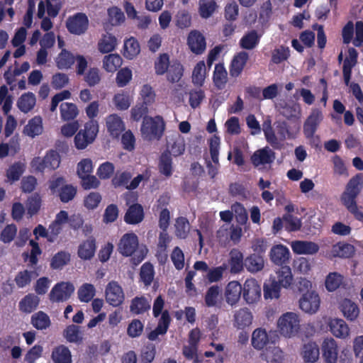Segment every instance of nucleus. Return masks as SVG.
I'll return each instance as SVG.
<instances>
[{
  "mask_svg": "<svg viewBox=\"0 0 363 363\" xmlns=\"http://www.w3.org/2000/svg\"><path fill=\"white\" fill-rule=\"evenodd\" d=\"M362 179L360 174L352 177L340 196L342 203L354 216L355 219L359 221L363 220V213L359 210L356 199L361 191Z\"/></svg>",
  "mask_w": 363,
  "mask_h": 363,
  "instance_id": "1",
  "label": "nucleus"
},
{
  "mask_svg": "<svg viewBox=\"0 0 363 363\" xmlns=\"http://www.w3.org/2000/svg\"><path fill=\"white\" fill-rule=\"evenodd\" d=\"M278 267L276 276L270 277V284L264 285V297L266 299L278 298L280 296L281 287L287 288L291 284L293 276L288 264Z\"/></svg>",
  "mask_w": 363,
  "mask_h": 363,
  "instance_id": "2",
  "label": "nucleus"
},
{
  "mask_svg": "<svg viewBox=\"0 0 363 363\" xmlns=\"http://www.w3.org/2000/svg\"><path fill=\"white\" fill-rule=\"evenodd\" d=\"M49 189L51 194L58 197L60 201L64 203L72 201L77 193V186L67 184L63 177H52L50 179Z\"/></svg>",
  "mask_w": 363,
  "mask_h": 363,
  "instance_id": "3",
  "label": "nucleus"
},
{
  "mask_svg": "<svg viewBox=\"0 0 363 363\" xmlns=\"http://www.w3.org/2000/svg\"><path fill=\"white\" fill-rule=\"evenodd\" d=\"M165 123L160 116L155 117L146 116L143 118L141 125V133L144 138L152 140H160L164 133Z\"/></svg>",
  "mask_w": 363,
  "mask_h": 363,
  "instance_id": "4",
  "label": "nucleus"
},
{
  "mask_svg": "<svg viewBox=\"0 0 363 363\" xmlns=\"http://www.w3.org/2000/svg\"><path fill=\"white\" fill-rule=\"evenodd\" d=\"M277 324L279 332L282 335L291 337L298 333L300 320L296 313L287 312L279 318Z\"/></svg>",
  "mask_w": 363,
  "mask_h": 363,
  "instance_id": "5",
  "label": "nucleus"
},
{
  "mask_svg": "<svg viewBox=\"0 0 363 363\" xmlns=\"http://www.w3.org/2000/svg\"><path fill=\"white\" fill-rule=\"evenodd\" d=\"M137 200V196L133 193L125 194L126 205L128 208L124 215V221L129 225H137L141 223L145 218L144 208L140 203H135L130 205V199Z\"/></svg>",
  "mask_w": 363,
  "mask_h": 363,
  "instance_id": "6",
  "label": "nucleus"
},
{
  "mask_svg": "<svg viewBox=\"0 0 363 363\" xmlns=\"http://www.w3.org/2000/svg\"><path fill=\"white\" fill-rule=\"evenodd\" d=\"M98 133V125L91 121L84 125V129L79 130L74 137L75 147L83 150L91 143Z\"/></svg>",
  "mask_w": 363,
  "mask_h": 363,
  "instance_id": "7",
  "label": "nucleus"
},
{
  "mask_svg": "<svg viewBox=\"0 0 363 363\" xmlns=\"http://www.w3.org/2000/svg\"><path fill=\"white\" fill-rule=\"evenodd\" d=\"M74 291L73 284L69 281L57 283L51 289L49 298L52 303H60L67 301Z\"/></svg>",
  "mask_w": 363,
  "mask_h": 363,
  "instance_id": "8",
  "label": "nucleus"
},
{
  "mask_svg": "<svg viewBox=\"0 0 363 363\" xmlns=\"http://www.w3.org/2000/svg\"><path fill=\"white\" fill-rule=\"evenodd\" d=\"M68 31L74 35L84 34L89 27V19L84 13H77L69 16L66 22Z\"/></svg>",
  "mask_w": 363,
  "mask_h": 363,
  "instance_id": "9",
  "label": "nucleus"
},
{
  "mask_svg": "<svg viewBox=\"0 0 363 363\" xmlns=\"http://www.w3.org/2000/svg\"><path fill=\"white\" fill-rule=\"evenodd\" d=\"M105 298L106 302L113 306H121L125 300V294L122 287L116 281L108 283L105 289Z\"/></svg>",
  "mask_w": 363,
  "mask_h": 363,
  "instance_id": "10",
  "label": "nucleus"
},
{
  "mask_svg": "<svg viewBox=\"0 0 363 363\" xmlns=\"http://www.w3.org/2000/svg\"><path fill=\"white\" fill-rule=\"evenodd\" d=\"M244 300L248 304L257 302L261 297V287L255 279H247L242 286Z\"/></svg>",
  "mask_w": 363,
  "mask_h": 363,
  "instance_id": "11",
  "label": "nucleus"
},
{
  "mask_svg": "<svg viewBox=\"0 0 363 363\" xmlns=\"http://www.w3.org/2000/svg\"><path fill=\"white\" fill-rule=\"evenodd\" d=\"M299 307L305 313H315L320 308V298L315 291L305 293L299 299Z\"/></svg>",
  "mask_w": 363,
  "mask_h": 363,
  "instance_id": "12",
  "label": "nucleus"
},
{
  "mask_svg": "<svg viewBox=\"0 0 363 363\" xmlns=\"http://www.w3.org/2000/svg\"><path fill=\"white\" fill-rule=\"evenodd\" d=\"M323 116L320 111L315 109L313 110L308 116L303 123V134L307 139H312L323 121Z\"/></svg>",
  "mask_w": 363,
  "mask_h": 363,
  "instance_id": "13",
  "label": "nucleus"
},
{
  "mask_svg": "<svg viewBox=\"0 0 363 363\" xmlns=\"http://www.w3.org/2000/svg\"><path fill=\"white\" fill-rule=\"evenodd\" d=\"M138 247V236L133 233H125L120 240L118 244L119 252L125 256H131L137 250Z\"/></svg>",
  "mask_w": 363,
  "mask_h": 363,
  "instance_id": "14",
  "label": "nucleus"
},
{
  "mask_svg": "<svg viewBox=\"0 0 363 363\" xmlns=\"http://www.w3.org/2000/svg\"><path fill=\"white\" fill-rule=\"evenodd\" d=\"M322 356L325 363H336L338 356V347L333 338H325L321 345Z\"/></svg>",
  "mask_w": 363,
  "mask_h": 363,
  "instance_id": "15",
  "label": "nucleus"
},
{
  "mask_svg": "<svg viewBox=\"0 0 363 363\" xmlns=\"http://www.w3.org/2000/svg\"><path fill=\"white\" fill-rule=\"evenodd\" d=\"M187 44L191 51L196 55L202 54L206 48V38L199 30H191L187 38Z\"/></svg>",
  "mask_w": 363,
  "mask_h": 363,
  "instance_id": "16",
  "label": "nucleus"
},
{
  "mask_svg": "<svg viewBox=\"0 0 363 363\" xmlns=\"http://www.w3.org/2000/svg\"><path fill=\"white\" fill-rule=\"evenodd\" d=\"M358 52L354 48H350L347 55L344 60L342 66L343 79L346 86H348L352 77V68L357 65Z\"/></svg>",
  "mask_w": 363,
  "mask_h": 363,
  "instance_id": "17",
  "label": "nucleus"
},
{
  "mask_svg": "<svg viewBox=\"0 0 363 363\" xmlns=\"http://www.w3.org/2000/svg\"><path fill=\"white\" fill-rule=\"evenodd\" d=\"M269 257L271 261L277 266L286 264L289 262L290 251L283 245H277L272 247Z\"/></svg>",
  "mask_w": 363,
  "mask_h": 363,
  "instance_id": "18",
  "label": "nucleus"
},
{
  "mask_svg": "<svg viewBox=\"0 0 363 363\" xmlns=\"http://www.w3.org/2000/svg\"><path fill=\"white\" fill-rule=\"evenodd\" d=\"M275 159V152L268 147L255 151L251 156V162L255 167L271 164Z\"/></svg>",
  "mask_w": 363,
  "mask_h": 363,
  "instance_id": "19",
  "label": "nucleus"
},
{
  "mask_svg": "<svg viewBox=\"0 0 363 363\" xmlns=\"http://www.w3.org/2000/svg\"><path fill=\"white\" fill-rule=\"evenodd\" d=\"M248 58L249 55L245 51L240 52L233 57L229 67L230 75L232 77L236 78L241 74Z\"/></svg>",
  "mask_w": 363,
  "mask_h": 363,
  "instance_id": "20",
  "label": "nucleus"
},
{
  "mask_svg": "<svg viewBox=\"0 0 363 363\" xmlns=\"http://www.w3.org/2000/svg\"><path fill=\"white\" fill-rule=\"evenodd\" d=\"M339 309L344 317L350 321L355 320L359 314L357 304L349 298H344L340 302Z\"/></svg>",
  "mask_w": 363,
  "mask_h": 363,
  "instance_id": "21",
  "label": "nucleus"
},
{
  "mask_svg": "<svg viewBox=\"0 0 363 363\" xmlns=\"http://www.w3.org/2000/svg\"><path fill=\"white\" fill-rule=\"evenodd\" d=\"M242 292V285L238 281H230L225 290L226 302L230 306L235 305L239 301Z\"/></svg>",
  "mask_w": 363,
  "mask_h": 363,
  "instance_id": "22",
  "label": "nucleus"
},
{
  "mask_svg": "<svg viewBox=\"0 0 363 363\" xmlns=\"http://www.w3.org/2000/svg\"><path fill=\"white\" fill-rule=\"evenodd\" d=\"M95 251L96 240L91 236L79 245L77 255L82 259L89 260L94 256Z\"/></svg>",
  "mask_w": 363,
  "mask_h": 363,
  "instance_id": "23",
  "label": "nucleus"
},
{
  "mask_svg": "<svg viewBox=\"0 0 363 363\" xmlns=\"http://www.w3.org/2000/svg\"><path fill=\"white\" fill-rule=\"evenodd\" d=\"M229 264L230 272L233 274L240 273L245 267V259L242 252L237 248L230 250Z\"/></svg>",
  "mask_w": 363,
  "mask_h": 363,
  "instance_id": "24",
  "label": "nucleus"
},
{
  "mask_svg": "<svg viewBox=\"0 0 363 363\" xmlns=\"http://www.w3.org/2000/svg\"><path fill=\"white\" fill-rule=\"evenodd\" d=\"M291 247L294 252L298 255H313L319 250V246L311 241H295Z\"/></svg>",
  "mask_w": 363,
  "mask_h": 363,
  "instance_id": "25",
  "label": "nucleus"
},
{
  "mask_svg": "<svg viewBox=\"0 0 363 363\" xmlns=\"http://www.w3.org/2000/svg\"><path fill=\"white\" fill-rule=\"evenodd\" d=\"M106 127L113 138H118L125 129L123 121L116 114H112L107 117Z\"/></svg>",
  "mask_w": 363,
  "mask_h": 363,
  "instance_id": "26",
  "label": "nucleus"
},
{
  "mask_svg": "<svg viewBox=\"0 0 363 363\" xmlns=\"http://www.w3.org/2000/svg\"><path fill=\"white\" fill-rule=\"evenodd\" d=\"M331 333L339 338H345L349 335L350 328L345 320L340 318H334L329 323Z\"/></svg>",
  "mask_w": 363,
  "mask_h": 363,
  "instance_id": "27",
  "label": "nucleus"
},
{
  "mask_svg": "<svg viewBox=\"0 0 363 363\" xmlns=\"http://www.w3.org/2000/svg\"><path fill=\"white\" fill-rule=\"evenodd\" d=\"M51 358L54 363H72V354L67 347L60 345L55 347L51 354Z\"/></svg>",
  "mask_w": 363,
  "mask_h": 363,
  "instance_id": "28",
  "label": "nucleus"
},
{
  "mask_svg": "<svg viewBox=\"0 0 363 363\" xmlns=\"http://www.w3.org/2000/svg\"><path fill=\"white\" fill-rule=\"evenodd\" d=\"M252 320V315L247 308H240L234 315V326L238 329L248 327Z\"/></svg>",
  "mask_w": 363,
  "mask_h": 363,
  "instance_id": "29",
  "label": "nucleus"
},
{
  "mask_svg": "<svg viewBox=\"0 0 363 363\" xmlns=\"http://www.w3.org/2000/svg\"><path fill=\"white\" fill-rule=\"evenodd\" d=\"M40 298L37 295L28 294L26 295L19 302V310L26 313H30L38 306Z\"/></svg>",
  "mask_w": 363,
  "mask_h": 363,
  "instance_id": "30",
  "label": "nucleus"
},
{
  "mask_svg": "<svg viewBox=\"0 0 363 363\" xmlns=\"http://www.w3.org/2000/svg\"><path fill=\"white\" fill-rule=\"evenodd\" d=\"M150 309V303L145 296H135L130 302V312L133 315H140Z\"/></svg>",
  "mask_w": 363,
  "mask_h": 363,
  "instance_id": "31",
  "label": "nucleus"
},
{
  "mask_svg": "<svg viewBox=\"0 0 363 363\" xmlns=\"http://www.w3.org/2000/svg\"><path fill=\"white\" fill-rule=\"evenodd\" d=\"M264 266V261L262 255L253 253L245 259V267L248 272L252 273L261 271Z\"/></svg>",
  "mask_w": 363,
  "mask_h": 363,
  "instance_id": "32",
  "label": "nucleus"
},
{
  "mask_svg": "<svg viewBox=\"0 0 363 363\" xmlns=\"http://www.w3.org/2000/svg\"><path fill=\"white\" fill-rule=\"evenodd\" d=\"M301 354L306 362L314 363L318 359L320 350L315 342H310L303 345Z\"/></svg>",
  "mask_w": 363,
  "mask_h": 363,
  "instance_id": "33",
  "label": "nucleus"
},
{
  "mask_svg": "<svg viewBox=\"0 0 363 363\" xmlns=\"http://www.w3.org/2000/svg\"><path fill=\"white\" fill-rule=\"evenodd\" d=\"M261 35L257 31L252 30L245 33L240 40V46L245 50H252L257 47L260 41Z\"/></svg>",
  "mask_w": 363,
  "mask_h": 363,
  "instance_id": "34",
  "label": "nucleus"
},
{
  "mask_svg": "<svg viewBox=\"0 0 363 363\" xmlns=\"http://www.w3.org/2000/svg\"><path fill=\"white\" fill-rule=\"evenodd\" d=\"M35 103V94L32 92H27L18 98L17 106L21 111L27 113L34 108Z\"/></svg>",
  "mask_w": 363,
  "mask_h": 363,
  "instance_id": "35",
  "label": "nucleus"
},
{
  "mask_svg": "<svg viewBox=\"0 0 363 363\" xmlns=\"http://www.w3.org/2000/svg\"><path fill=\"white\" fill-rule=\"evenodd\" d=\"M30 323L37 330H43L49 328L51 325L50 318L43 311H38L31 316Z\"/></svg>",
  "mask_w": 363,
  "mask_h": 363,
  "instance_id": "36",
  "label": "nucleus"
},
{
  "mask_svg": "<svg viewBox=\"0 0 363 363\" xmlns=\"http://www.w3.org/2000/svg\"><path fill=\"white\" fill-rule=\"evenodd\" d=\"M252 345L256 350H262L268 343V335L264 329L257 328L252 335Z\"/></svg>",
  "mask_w": 363,
  "mask_h": 363,
  "instance_id": "37",
  "label": "nucleus"
},
{
  "mask_svg": "<svg viewBox=\"0 0 363 363\" xmlns=\"http://www.w3.org/2000/svg\"><path fill=\"white\" fill-rule=\"evenodd\" d=\"M43 132V121L40 116H35L28 121L24 128V133L29 137L34 138Z\"/></svg>",
  "mask_w": 363,
  "mask_h": 363,
  "instance_id": "38",
  "label": "nucleus"
},
{
  "mask_svg": "<svg viewBox=\"0 0 363 363\" xmlns=\"http://www.w3.org/2000/svg\"><path fill=\"white\" fill-rule=\"evenodd\" d=\"M158 169L160 173L166 177H170L172 175V159L169 152L162 153L159 160Z\"/></svg>",
  "mask_w": 363,
  "mask_h": 363,
  "instance_id": "39",
  "label": "nucleus"
},
{
  "mask_svg": "<svg viewBox=\"0 0 363 363\" xmlns=\"http://www.w3.org/2000/svg\"><path fill=\"white\" fill-rule=\"evenodd\" d=\"M71 259V255L67 251L61 250L57 252L50 260V268L52 269H61L68 264Z\"/></svg>",
  "mask_w": 363,
  "mask_h": 363,
  "instance_id": "40",
  "label": "nucleus"
},
{
  "mask_svg": "<svg viewBox=\"0 0 363 363\" xmlns=\"http://www.w3.org/2000/svg\"><path fill=\"white\" fill-rule=\"evenodd\" d=\"M122 62L118 54H109L104 57L103 67L108 72H114L121 66Z\"/></svg>",
  "mask_w": 363,
  "mask_h": 363,
  "instance_id": "41",
  "label": "nucleus"
},
{
  "mask_svg": "<svg viewBox=\"0 0 363 363\" xmlns=\"http://www.w3.org/2000/svg\"><path fill=\"white\" fill-rule=\"evenodd\" d=\"M75 57L69 51L62 49L56 58V65L60 69H67L74 63Z\"/></svg>",
  "mask_w": 363,
  "mask_h": 363,
  "instance_id": "42",
  "label": "nucleus"
},
{
  "mask_svg": "<svg viewBox=\"0 0 363 363\" xmlns=\"http://www.w3.org/2000/svg\"><path fill=\"white\" fill-rule=\"evenodd\" d=\"M117 44L116 38L112 34L104 35L98 43V49L101 53H108L113 51Z\"/></svg>",
  "mask_w": 363,
  "mask_h": 363,
  "instance_id": "43",
  "label": "nucleus"
},
{
  "mask_svg": "<svg viewBox=\"0 0 363 363\" xmlns=\"http://www.w3.org/2000/svg\"><path fill=\"white\" fill-rule=\"evenodd\" d=\"M277 133L284 140L286 138H294L299 131L300 126L298 124L294 125L293 128H290L286 121L279 122L276 126Z\"/></svg>",
  "mask_w": 363,
  "mask_h": 363,
  "instance_id": "44",
  "label": "nucleus"
},
{
  "mask_svg": "<svg viewBox=\"0 0 363 363\" xmlns=\"http://www.w3.org/2000/svg\"><path fill=\"white\" fill-rule=\"evenodd\" d=\"M123 55L128 59H133L137 56L140 51V47L138 41L133 37L130 38L124 42Z\"/></svg>",
  "mask_w": 363,
  "mask_h": 363,
  "instance_id": "45",
  "label": "nucleus"
},
{
  "mask_svg": "<svg viewBox=\"0 0 363 363\" xmlns=\"http://www.w3.org/2000/svg\"><path fill=\"white\" fill-rule=\"evenodd\" d=\"M61 118L63 121H71L74 119L78 113L79 110L76 104L73 103L64 102L60 107Z\"/></svg>",
  "mask_w": 363,
  "mask_h": 363,
  "instance_id": "46",
  "label": "nucleus"
},
{
  "mask_svg": "<svg viewBox=\"0 0 363 363\" xmlns=\"http://www.w3.org/2000/svg\"><path fill=\"white\" fill-rule=\"evenodd\" d=\"M206 69L203 61H199L195 65L192 72V82L194 85L202 86L206 78Z\"/></svg>",
  "mask_w": 363,
  "mask_h": 363,
  "instance_id": "47",
  "label": "nucleus"
},
{
  "mask_svg": "<svg viewBox=\"0 0 363 363\" xmlns=\"http://www.w3.org/2000/svg\"><path fill=\"white\" fill-rule=\"evenodd\" d=\"M199 12L203 18L211 16L218 7L215 0H199Z\"/></svg>",
  "mask_w": 363,
  "mask_h": 363,
  "instance_id": "48",
  "label": "nucleus"
},
{
  "mask_svg": "<svg viewBox=\"0 0 363 363\" xmlns=\"http://www.w3.org/2000/svg\"><path fill=\"white\" fill-rule=\"evenodd\" d=\"M42 199L39 194L35 193L28 197L26 206L27 214L29 217H33L36 215L40 209Z\"/></svg>",
  "mask_w": 363,
  "mask_h": 363,
  "instance_id": "49",
  "label": "nucleus"
},
{
  "mask_svg": "<svg viewBox=\"0 0 363 363\" xmlns=\"http://www.w3.org/2000/svg\"><path fill=\"white\" fill-rule=\"evenodd\" d=\"M263 131L267 143H269L274 149L281 150L282 147V145L281 144L277 137L276 136L271 126L270 121L268 122V123L266 121L264 123Z\"/></svg>",
  "mask_w": 363,
  "mask_h": 363,
  "instance_id": "50",
  "label": "nucleus"
},
{
  "mask_svg": "<svg viewBox=\"0 0 363 363\" xmlns=\"http://www.w3.org/2000/svg\"><path fill=\"white\" fill-rule=\"evenodd\" d=\"M96 289L93 284H83L77 291L78 298L81 302L88 303L95 296Z\"/></svg>",
  "mask_w": 363,
  "mask_h": 363,
  "instance_id": "51",
  "label": "nucleus"
},
{
  "mask_svg": "<svg viewBox=\"0 0 363 363\" xmlns=\"http://www.w3.org/2000/svg\"><path fill=\"white\" fill-rule=\"evenodd\" d=\"M227 71L223 64H216L213 75L215 86L222 88L227 82Z\"/></svg>",
  "mask_w": 363,
  "mask_h": 363,
  "instance_id": "52",
  "label": "nucleus"
},
{
  "mask_svg": "<svg viewBox=\"0 0 363 363\" xmlns=\"http://www.w3.org/2000/svg\"><path fill=\"white\" fill-rule=\"evenodd\" d=\"M344 277L337 272L330 273L325 279V288L328 291H334L342 284Z\"/></svg>",
  "mask_w": 363,
  "mask_h": 363,
  "instance_id": "53",
  "label": "nucleus"
},
{
  "mask_svg": "<svg viewBox=\"0 0 363 363\" xmlns=\"http://www.w3.org/2000/svg\"><path fill=\"white\" fill-rule=\"evenodd\" d=\"M24 171L25 165L23 163L20 162H15L6 170V177L11 182H16L19 180Z\"/></svg>",
  "mask_w": 363,
  "mask_h": 363,
  "instance_id": "54",
  "label": "nucleus"
},
{
  "mask_svg": "<svg viewBox=\"0 0 363 363\" xmlns=\"http://www.w3.org/2000/svg\"><path fill=\"white\" fill-rule=\"evenodd\" d=\"M64 337L69 342L81 343L82 337L80 335L79 327L76 325H68L63 332Z\"/></svg>",
  "mask_w": 363,
  "mask_h": 363,
  "instance_id": "55",
  "label": "nucleus"
},
{
  "mask_svg": "<svg viewBox=\"0 0 363 363\" xmlns=\"http://www.w3.org/2000/svg\"><path fill=\"white\" fill-rule=\"evenodd\" d=\"M155 271L150 262L144 263L140 269V277L145 286H150L154 279Z\"/></svg>",
  "mask_w": 363,
  "mask_h": 363,
  "instance_id": "56",
  "label": "nucleus"
},
{
  "mask_svg": "<svg viewBox=\"0 0 363 363\" xmlns=\"http://www.w3.org/2000/svg\"><path fill=\"white\" fill-rule=\"evenodd\" d=\"M113 101L118 110L125 111L130 107L131 99L128 94L122 92L115 94Z\"/></svg>",
  "mask_w": 363,
  "mask_h": 363,
  "instance_id": "57",
  "label": "nucleus"
},
{
  "mask_svg": "<svg viewBox=\"0 0 363 363\" xmlns=\"http://www.w3.org/2000/svg\"><path fill=\"white\" fill-rule=\"evenodd\" d=\"M284 228L289 232H294L301 229L302 223L301 219L291 214L286 213L283 216Z\"/></svg>",
  "mask_w": 363,
  "mask_h": 363,
  "instance_id": "58",
  "label": "nucleus"
},
{
  "mask_svg": "<svg viewBox=\"0 0 363 363\" xmlns=\"http://www.w3.org/2000/svg\"><path fill=\"white\" fill-rule=\"evenodd\" d=\"M167 79L172 83L178 82L183 76L184 69L179 62L172 64L167 69Z\"/></svg>",
  "mask_w": 363,
  "mask_h": 363,
  "instance_id": "59",
  "label": "nucleus"
},
{
  "mask_svg": "<svg viewBox=\"0 0 363 363\" xmlns=\"http://www.w3.org/2000/svg\"><path fill=\"white\" fill-rule=\"evenodd\" d=\"M17 234V227L15 224L6 225L1 232L0 240L5 243L11 242Z\"/></svg>",
  "mask_w": 363,
  "mask_h": 363,
  "instance_id": "60",
  "label": "nucleus"
},
{
  "mask_svg": "<svg viewBox=\"0 0 363 363\" xmlns=\"http://www.w3.org/2000/svg\"><path fill=\"white\" fill-rule=\"evenodd\" d=\"M83 75L84 82L91 87L97 85L101 81L100 72L96 67L89 68Z\"/></svg>",
  "mask_w": 363,
  "mask_h": 363,
  "instance_id": "61",
  "label": "nucleus"
},
{
  "mask_svg": "<svg viewBox=\"0 0 363 363\" xmlns=\"http://www.w3.org/2000/svg\"><path fill=\"white\" fill-rule=\"evenodd\" d=\"M132 177L130 172L125 171L122 172H117L112 178L111 183L115 188L128 186L130 179Z\"/></svg>",
  "mask_w": 363,
  "mask_h": 363,
  "instance_id": "62",
  "label": "nucleus"
},
{
  "mask_svg": "<svg viewBox=\"0 0 363 363\" xmlns=\"http://www.w3.org/2000/svg\"><path fill=\"white\" fill-rule=\"evenodd\" d=\"M144 329V324L139 319H133L128 324L127 334L132 338L140 337Z\"/></svg>",
  "mask_w": 363,
  "mask_h": 363,
  "instance_id": "63",
  "label": "nucleus"
},
{
  "mask_svg": "<svg viewBox=\"0 0 363 363\" xmlns=\"http://www.w3.org/2000/svg\"><path fill=\"white\" fill-rule=\"evenodd\" d=\"M156 354V347L153 343H147L141 350L140 359L142 363H151Z\"/></svg>",
  "mask_w": 363,
  "mask_h": 363,
  "instance_id": "64",
  "label": "nucleus"
}]
</instances>
